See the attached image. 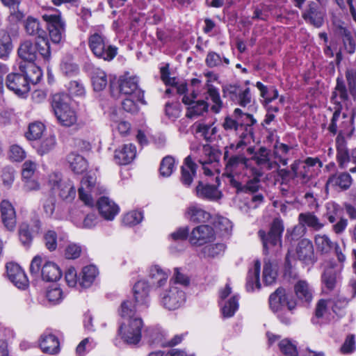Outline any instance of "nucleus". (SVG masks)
Here are the masks:
<instances>
[{
  "label": "nucleus",
  "instance_id": "obj_43",
  "mask_svg": "<svg viewBox=\"0 0 356 356\" xmlns=\"http://www.w3.org/2000/svg\"><path fill=\"white\" fill-rule=\"evenodd\" d=\"M97 274L98 270L96 266L93 265L85 266L82 269L81 277L79 279V284L83 288L90 286Z\"/></svg>",
  "mask_w": 356,
  "mask_h": 356
},
{
  "label": "nucleus",
  "instance_id": "obj_31",
  "mask_svg": "<svg viewBox=\"0 0 356 356\" xmlns=\"http://www.w3.org/2000/svg\"><path fill=\"white\" fill-rule=\"evenodd\" d=\"M352 184L351 176L348 172H340L332 175L327 179L325 187L337 188L339 187L343 190H347Z\"/></svg>",
  "mask_w": 356,
  "mask_h": 356
},
{
  "label": "nucleus",
  "instance_id": "obj_5",
  "mask_svg": "<svg viewBox=\"0 0 356 356\" xmlns=\"http://www.w3.org/2000/svg\"><path fill=\"white\" fill-rule=\"evenodd\" d=\"M67 95L57 93L53 95L51 106L59 123L63 127H71L76 124L77 115L70 106Z\"/></svg>",
  "mask_w": 356,
  "mask_h": 356
},
{
  "label": "nucleus",
  "instance_id": "obj_59",
  "mask_svg": "<svg viewBox=\"0 0 356 356\" xmlns=\"http://www.w3.org/2000/svg\"><path fill=\"white\" fill-rule=\"evenodd\" d=\"M66 88L69 93L72 96L81 97L85 95L86 90L83 83L79 80L70 81Z\"/></svg>",
  "mask_w": 356,
  "mask_h": 356
},
{
  "label": "nucleus",
  "instance_id": "obj_53",
  "mask_svg": "<svg viewBox=\"0 0 356 356\" xmlns=\"http://www.w3.org/2000/svg\"><path fill=\"white\" fill-rule=\"evenodd\" d=\"M19 238L22 245L29 248L33 241V232L30 229L29 225L24 222L19 228Z\"/></svg>",
  "mask_w": 356,
  "mask_h": 356
},
{
  "label": "nucleus",
  "instance_id": "obj_12",
  "mask_svg": "<svg viewBox=\"0 0 356 356\" xmlns=\"http://www.w3.org/2000/svg\"><path fill=\"white\" fill-rule=\"evenodd\" d=\"M161 305L168 310H175L181 307L186 301V293L183 289L170 284L168 289L159 293Z\"/></svg>",
  "mask_w": 356,
  "mask_h": 356
},
{
  "label": "nucleus",
  "instance_id": "obj_21",
  "mask_svg": "<svg viewBox=\"0 0 356 356\" xmlns=\"http://www.w3.org/2000/svg\"><path fill=\"white\" fill-rule=\"evenodd\" d=\"M195 94H193L192 97L184 95L182 98V102L189 106L186 115L189 118L202 115L208 111V103L204 100L195 101Z\"/></svg>",
  "mask_w": 356,
  "mask_h": 356
},
{
  "label": "nucleus",
  "instance_id": "obj_3",
  "mask_svg": "<svg viewBox=\"0 0 356 356\" xmlns=\"http://www.w3.org/2000/svg\"><path fill=\"white\" fill-rule=\"evenodd\" d=\"M284 230L283 220L281 218H275L268 232L260 229L258 236L263 245L264 254L267 255L274 254L282 248V236Z\"/></svg>",
  "mask_w": 356,
  "mask_h": 356
},
{
  "label": "nucleus",
  "instance_id": "obj_35",
  "mask_svg": "<svg viewBox=\"0 0 356 356\" xmlns=\"http://www.w3.org/2000/svg\"><path fill=\"white\" fill-rule=\"evenodd\" d=\"M201 153L198 162L201 165H213V167L219 162L221 155L220 151L209 145L202 146Z\"/></svg>",
  "mask_w": 356,
  "mask_h": 356
},
{
  "label": "nucleus",
  "instance_id": "obj_56",
  "mask_svg": "<svg viewBox=\"0 0 356 356\" xmlns=\"http://www.w3.org/2000/svg\"><path fill=\"white\" fill-rule=\"evenodd\" d=\"M175 168V159L171 156H166L161 162L160 174L163 177H168L172 173Z\"/></svg>",
  "mask_w": 356,
  "mask_h": 356
},
{
  "label": "nucleus",
  "instance_id": "obj_14",
  "mask_svg": "<svg viewBox=\"0 0 356 356\" xmlns=\"http://www.w3.org/2000/svg\"><path fill=\"white\" fill-rule=\"evenodd\" d=\"M119 89L122 94L134 96L137 101L143 102L144 91L138 86V77L129 73L122 76L119 80Z\"/></svg>",
  "mask_w": 356,
  "mask_h": 356
},
{
  "label": "nucleus",
  "instance_id": "obj_27",
  "mask_svg": "<svg viewBox=\"0 0 356 356\" xmlns=\"http://www.w3.org/2000/svg\"><path fill=\"white\" fill-rule=\"evenodd\" d=\"M196 195L201 199L216 201L221 197V192L214 185L204 184L200 181L195 187Z\"/></svg>",
  "mask_w": 356,
  "mask_h": 356
},
{
  "label": "nucleus",
  "instance_id": "obj_25",
  "mask_svg": "<svg viewBox=\"0 0 356 356\" xmlns=\"http://www.w3.org/2000/svg\"><path fill=\"white\" fill-rule=\"evenodd\" d=\"M2 222L6 229L9 231H13L16 226V214L12 204L6 200L1 201L0 204Z\"/></svg>",
  "mask_w": 356,
  "mask_h": 356
},
{
  "label": "nucleus",
  "instance_id": "obj_63",
  "mask_svg": "<svg viewBox=\"0 0 356 356\" xmlns=\"http://www.w3.org/2000/svg\"><path fill=\"white\" fill-rule=\"evenodd\" d=\"M44 243L46 248L49 251H54L56 249L58 245L57 234L54 230H48L43 237Z\"/></svg>",
  "mask_w": 356,
  "mask_h": 356
},
{
  "label": "nucleus",
  "instance_id": "obj_32",
  "mask_svg": "<svg viewBox=\"0 0 356 356\" xmlns=\"http://www.w3.org/2000/svg\"><path fill=\"white\" fill-rule=\"evenodd\" d=\"M337 159L341 168H346L348 163L351 161V152H349L345 139L339 134L336 138Z\"/></svg>",
  "mask_w": 356,
  "mask_h": 356
},
{
  "label": "nucleus",
  "instance_id": "obj_36",
  "mask_svg": "<svg viewBox=\"0 0 356 356\" xmlns=\"http://www.w3.org/2000/svg\"><path fill=\"white\" fill-rule=\"evenodd\" d=\"M197 167V164L193 161L190 156L184 159L181 170V181L184 185L191 186L196 174Z\"/></svg>",
  "mask_w": 356,
  "mask_h": 356
},
{
  "label": "nucleus",
  "instance_id": "obj_6",
  "mask_svg": "<svg viewBox=\"0 0 356 356\" xmlns=\"http://www.w3.org/2000/svg\"><path fill=\"white\" fill-rule=\"evenodd\" d=\"M18 55L22 59L20 63L34 62L38 55L44 59H49L51 56L49 40L41 39L35 43L30 40H25L18 49Z\"/></svg>",
  "mask_w": 356,
  "mask_h": 356
},
{
  "label": "nucleus",
  "instance_id": "obj_11",
  "mask_svg": "<svg viewBox=\"0 0 356 356\" xmlns=\"http://www.w3.org/2000/svg\"><path fill=\"white\" fill-rule=\"evenodd\" d=\"M49 185L54 193L63 200L72 201L76 196V188L70 179L63 180L61 174L54 172L49 177Z\"/></svg>",
  "mask_w": 356,
  "mask_h": 356
},
{
  "label": "nucleus",
  "instance_id": "obj_42",
  "mask_svg": "<svg viewBox=\"0 0 356 356\" xmlns=\"http://www.w3.org/2000/svg\"><path fill=\"white\" fill-rule=\"evenodd\" d=\"M298 222L305 227H308L314 231H319L324 227V224L312 212L300 213L298 216Z\"/></svg>",
  "mask_w": 356,
  "mask_h": 356
},
{
  "label": "nucleus",
  "instance_id": "obj_2",
  "mask_svg": "<svg viewBox=\"0 0 356 356\" xmlns=\"http://www.w3.org/2000/svg\"><path fill=\"white\" fill-rule=\"evenodd\" d=\"M269 307L280 321L286 325L290 324L292 311L296 307V302L290 298L283 287L277 288L268 298Z\"/></svg>",
  "mask_w": 356,
  "mask_h": 356
},
{
  "label": "nucleus",
  "instance_id": "obj_61",
  "mask_svg": "<svg viewBox=\"0 0 356 356\" xmlns=\"http://www.w3.org/2000/svg\"><path fill=\"white\" fill-rule=\"evenodd\" d=\"M279 348L280 351L286 355H298L296 346L287 339H284L279 343Z\"/></svg>",
  "mask_w": 356,
  "mask_h": 356
},
{
  "label": "nucleus",
  "instance_id": "obj_33",
  "mask_svg": "<svg viewBox=\"0 0 356 356\" xmlns=\"http://www.w3.org/2000/svg\"><path fill=\"white\" fill-rule=\"evenodd\" d=\"M40 347L43 353L47 354H57L60 351L58 339L52 334H43L40 340Z\"/></svg>",
  "mask_w": 356,
  "mask_h": 356
},
{
  "label": "nucleus",
  "instance_id": "obj_39",
  "mask_svg": "<svg viewBox=\"0 0 356 356\" xmlns=\"http://www.w3.org/2000/svg\"><path fill=\"white\" fill-rule=\"evenodd\" d=\"M261 263L259 260H256L252 269L249 270L247 276L246 290L248 291H253L254 288L259 289L261 283L259 281Z\"/></svg>",
  "mask_w": 356,
  "mask_h": 356
},
{
  "label": "nucleus",
  "instance_id": "obj_45",
  "mask_svg": "<svg viewBox=\"0 0 356 356\" xmlns=\"http://www.w3.org/2000/svg\"><path fill=\"white\" fill-rule=\"evenodd\" d=\"M187 215L191 221L193 222H205L211 217L210 213L197 205H192L188 207Z\"/></svg>",
  "mask_w": 356,
  "mask_h": 356
},
{
  "label": "nucleus",
  "instance_id": "obj_4",
  "mask_svg": "<svg viewBox=\"0 0 356 356\" xmlns=\"http://www.w3.org/2000/svg\"><path fill=\"white\" fill-rule=\"evenodd\" d=\"M224 150L223 159L225 161L224 175L229 179L232 184V180L236 179L235 176H238L242 171L248 170L249 159L244 153L241 152L242 149L233 151L228 145Z\"/></svg>",
  "mask_w": 356,
  "mask_h": 356
},
{
  "label": "nucleus",
  "instance_id": "obj_47",
  "mask_svg": "<svg viewBox=\"0 0 356 356\" xmlns=\"http://www.w3.org/2000/svg\"><path fill=\"white\" fill-rule=\"evenodd\" d=\"M92 83L95 91H102L107 85V76L102 70L94 69L91 74Z\"/></svg>",
  "mask_w": 356,
  "mask_h": 356
},
{
  "label": "nucleus",
  "instance_id": "obj_17",
  "mask_svg": "<svg viewBox=\"0 0 356 356\" xmlns=\"http://www.w3.org/2000/svg\"><path fill=\"white\" fill-rule=\"evenodd\" d=\"M231 293L232 288L229 284H226L225 289L220 290L219 293L222 314L225 318L233 316L238 309V296L237 295L232 296L227 301H225V303L222 304V301L225 300Z\"/></svg>",
  "mask_w": 356,
  "mask_h": 356
},
{
  "label": "nucleus",
  "instance_id": "obj_51",
  "mask_svg": "<svg viewBox=\"0 0 356 356\" xmlns=\"http://www.w3.org/2000/svg\"><path fill=\"white\" fill-rule=\"evenodd\" d=\"M44 129V125L42 122H32L29 124L28 131L25 133V136L29 140H38L42 135Z\"/></svg>",
  "mask_w": 356,
  "mask_h": 356
},
{
  "label": "nucleus",
  "instance_id": "obj_26",
  "mask_svg": "<svg viewBox=\"0 0 356 356\" xmlns=\"http://www.w3.org/2000/svg\"><path fill=\"white\" fill-rule=\"evenodd\" d=\"M252 159L261 170H270L278 167V163L270 159V150L265 147H261Z\"/></svg>",
  "mask_w": 356,
  "mask_h": 356
},
{
  "label": "nucleus",
  "instance_id": "obj_30",
  "mask_svg": "<svg viewBox=\"0 0 356 356\" xmlns=\"http://www.w3.org/2000/svg\"><path fill=\"white\" fill-rule=\"evenodd\" d=\"M136 147L132 143L124 144L119 149L115 152L114 158L116 162L120 165H127L130 163L136 157Z\"/></svg>",
  "mask_w": 356,
  "mask_h": 356
},
{
  "label": "nucleus",
  "instance_id": "obj_37",
  "mask_svg": "<svg viewBox=\"0 0 356 356\" xmlns=\"http://www.w3.org/2000/svg\"><path fill=\"white\" fill-rule=\"evenodd\" d=\"M294 291L302 302L309 303L312 300L314 289L306 280H298L294 285Z\"/></svg>",
  "mask_w": 356,
  "mask_h": 356
},
{
  "label": "nucleus",
  "instance_id": "obj_38",
  "mask_svg": "<svg viewBox=\"0 0 356 356\" xmlns=\"http://www.w3.org/2000/svg\"><path fill=\"white\" fill-rule=\"evenodd\" d=\"M24 29L27 34L37 36L38 40H48L46 31L41 27L38 19L29 17L24 22Z\"/></svg>",
  "mask_w": 356,
  "mask_h": 356
},
{
  "label": "nucleus",
  "instance_id": "obj_16",
  "mask_svg": "<svg viewBox=\"0 0 356 356\" xmlns=\"http://www.w3.org/2000/svg\"><path fill=\"white\" fill-rule=\"evenodd\" d=\"M215 238V232L211 226L201 225L193 228L189 235V241L193 245H203Z\"/></svg>",
  "mask_w": 356,
  "mask_h": 356
},
{
  "label": "nucleus",
  "instance_id": "obj_40",
  "mask_svg": "<svg viewBox=\"0 0 356 356\" xmlns=\"http://www.w3.org/2000/svg\"><path fill=\"white\" fill-rule=\"evenodd\" d=\"M291 169L293 177L300 179L302 183L308 182L312 177L311 169L307 168L300 161H295L291 165Z\"/></svg>",
  "mask_w": 356,
  "mask_h": 356
},
{
  "label": "nucleus",
  "instance_id": "obj_7",
  "mask_svg": "<svg viewBox=\"0 0 356 356\" xmlns=\"http://www.w3.org/2000/svg\"><path fill=\"white\" fill-rule=\"evenodd\" d=\"M88 47L95 56L105 61H111L118 54V47L111 44L100 33L96 32L89 36Z\"/></svg>",
  "mask_w": 356,
  "mask_h": 356
},
{
  "label": "nucleus",
  "instance_id": "obj_60",
  "mask_svg": "<svg viewBox=\"0 0 356 356\" xmlns=\"http://www.w3.org/2000/svg\"><path fill=\"white\" fill-rule=\"evenodd\" d=\"M143 218V214L141 211H132L124 216L122 222L126 225L133 226L140 223Z\"/></svg>",
  "mask_w": 356,
  "mask_h": 356
},
{
  "label": "nucleus",
  "instance_id": "obj_23",
  "mask_svg": "<svg viewBox=\"0 0 356 356\" xmlns=\"http://www.w3.org/2000/svg\"><path fill=\"white\" fill-rule=\"evenodd\" d=\"M252 174L254 177L252 179L249 180L246 184H242L240 181L236 179L232 180V186L234 187L237 192L242 193H252L257 192L259 188V178L263 175V173L260 170L256 168H251Z\"/></svg>",
  "mask_w": 356,
  "mask_h": 356
},
{
  "label": "nucleus",
  "instance_id": "obj_54",
  "mask_svg": "<svg viewBox=\"0 0 356 356\" xmlns=\"http://www.w3.org/2000/svg\"><path fill=\"white\" fill-rule=\"evenodd\" d=\"M241 89L242 87L236 83L225 85L222 88V96L234 102L235 100H237V97L239 95Z\"/></svg>",
  "mask_w": 356,
  "mask_h": 356
},
{
  "label": "nucleus",
  "instance_id": "obj_49",
  "mask_svg": "<svg viewBox=\"0 0 356 356\" xmlns=\"http://www.w3.org/2000/svg\"><path fill=\"white\" fill-rule=\"evenodd\" d=\"M318 251L321 254H327L333 248L334 243L325 234H318L314 238Z\"/></svg>",
  "mask_w": 356,
  "mask_h": 356
},
{
  "label": "nucleus",
  "instance_id": "obj_57",
  "mask_svg": "<svg viewBox=\"0 0 356 356\" xmlns=\"http://www.w3.org/2000/svg\"><path fill=\"white\" fill-rule=\"evenodd\" d=\"M172 284L176 286L177 284L181 285V287L185 288L190 284V278L181 271L179 268L174 269V275L170 281V284Z\"/></svg>",
  "mask_w": 356,
  "mask_h": 356
},
{
  "label": "nucleus",
  "instance_id": "obj_1",
  "mask_svg": "<svg viewBox=\"0 0 356 356\" xmlns=\"http://www.w3.org/2000/svg\"><path fill=\"white\" fill-rule=\"evenodd\" d=\"M133 290L137 305L130 300L124 301L121 304L120 314L123 319L127 321V324L122 323L118 333L126 343L136 345L141 339L143 322L140 317L136 315V312L148 307L149 285L146 281L140 280L134 284Z\"/></svg>",
  "mask_w": 356,
  "mask_h": 356
},
{
  "label": "nucleus",
  "instance_id": "obj_24",
  "mask_svg": "<svg viewBox=\"0 0 356 356\" xmlns=\"http://www.w3.org/2000/svg\"><path fill=\"white\" fill-rule=\"evenodd\" d=\"M169 270L163 269L159 265H153L148 270V277L150 284L156 289L161 288L166 284L168 278Z\"/></svg>",
  "mask_w": 356,
  "mask_h": 356
},
{
  "label": "nucleus",
  "instance_id": "obj_10",
  "mask_svg": "<svg viewBox=\"0 0 356 356\" xmlns=\"http://www.w3.org/2000/svg\"><path fill=\"white\" fill-rule=\"evenodd\" d=\"M105 188L97 183L96 177L86 175L81 181L78 189L79 199L86 205L92 207L95 205V199L97 195L103 193Z\"/></svg>",
  "mask_w": 356,
  "mask_h": 356
},
{
  "label": "nucleus",
  "instance_id": "obj_8",
  "mask_svg": "<svg viewBox=\"0 0 356 356\" xmlns=\"http://www.w3.org/2000/svg\"><path fill=\"white\" fill-rule=\"evenodd\" d=\"M42 257L37 255L33 257L30 265L31 275L38 278L40 276L46 282H56L62 276L58 266L52 261H46L42 266Z\"/></svg>",
  "mask_w": 356,
  "mask_h": 356
},
{
  "label": "nucleus",
  "instance_id": "obj_29",
  "mask_svg": "<svg viewBox=\"0 0 356 356\" xmlns=\"http://www.w3.org/2000/svg\"><path fill=\"white\" fill-rule=\"evenodd\" d=\"M337 34L341 38L344 52L353 54L356 49V36L347 28L342 25L337 26Z\"/></svg>",
  "mask_w": 356,
  "mask_h": 356
},
{
  "label": "nucleus",
  "instance_id": "obj_58",
  "mask_svg": "<svg viewBox=\"0 0 356 356\" xmlns=\"http://www.w3.org/2000/svg\"><path fill=\"white\" fill-rule=\"evenodd\" d=\"M277 279V272L273 268L270 263H265L263 269V282L268 286L274 284Z\"/></svg>",
  "mask_w": 356,
  "mask_h": 356
},
{
  "label": "nucleus",
  "instance_id": "obj_48",
  "mask_svg": "<svg viewBox=\"0 0 356 356\" xmlns=\"http://www.w3.org/2000/svg\"><path fill=\"white\" fill-rule=\"evenodd\" d=\"M225 250V245L222 243L205 245L201 251L204 257L215 258L222 255Z\"/></svg>",
  "mask_w": 356,
  "mask_h": 356
},
{
  "label": "nucleus",
  "instance_id": "obj_44",
  "mask_svg": "<svg viewBox=\"0 0 356 356\" xmlns=\"http://www.w3.org/2000/svg\"><path fill=\"white\" fill-rule=\"evenodd\" d=\"M338 278V272L332 266L326 268L321 275L322 283L324 287L329 291L334 289L336 286Z\"/></svg>",
  "mask_w": 356,
  "mask_h": 356
},
{
  "label": "nucleus",
  "instance_id": "obj_41",
  "mask_svg": "<svg viewBox=\"0 0 356 356\" xmlns=\"http://www.w3.org/2000/svg\"><path fill=\"white\" fill-rule=\"evenodd\" d=\"M67 161L72 170L76 174L85 172L88 168V162L81 155L72 152L67 155Z\"/></svg>",
  "mask_w": 356,
  "mask_h": 356
},
{
  "label": "nucleus",
  "instance_id": "obj_50",
  "mask_svg": "<svg viewBox=\"0 0 356 356\" xmlns=\"http://www.w3.org/2000/svg\"><path fill=\"white\" fill-rule=\"evenodd\" d=\"M13 49L12 40L6 33L0 34V58L6 60Z\"/></svg>",
  "mask_w": 356,
  "mask_h": 356
},
{
  "label": "nucleus",
  "instance_id": "obj_52",
  "mask_svg": "<svg viewBox=\"0 0 356 356\" xmlns=\"http://www.w3.org/2000/svg\"><path fill=\"white\" fill-rule=\"evenodd\" d=\"M205 63L209 67L211 68L220 66L222 63L227 66L229 65V60L226 57L222 58L220 54L214 51H209L207 55Z\"/></svg>",
  "mask_w": 356,
  "mask_h": 356
},
{
  "label": "nucleus",
  "instance_id": "obj_64",
  "mask_svg": "<svg viewBox=\"0 0 356 356\" xmlns=\"http://www.w3.org/2000/svg\"><path fill=\"white\" fill-rule=\"evenodd\" d=\"M55 145L56 138L54 136H50L42 140L38 149V152L40 155L47 154L55 147Z\"/></svg>",
  "mask_w": 356,
  "mask_h": 356
},
{
  "label": "nucleus",
  "instance_id": "obj_18",
  "mask_svg": "<svg viewBox=\"0 0 356 356\" xmlns=\"http://www.w3.org/2000/svg\"><path fill=\"white\" fill-rule=\"evenodd\" d=\"M6 84L9 90L19 96L27 93L30 90L28 81L23 72H21L19 70V72L8 74Z\"/></svg>",
  "mask_w": 356,
  "mask_h": 356
},
{
  "label": "nucleus",
  "instance_id": "obj_19",
  "mask_svg": "<svg viewBox=\"0 0 356 356\" xmlns=\"http://www.w3.org/2000/svg\"><path fill=\"white\" fill-rule=\"evenodd\" d=\"M8 279L19 289H24L29 285V280L23 269L16 263L6 264Z\"/></svg>",
  "mask_w": 356,
  "mask_h": 356
},
{
  "label": "nucleus",
  "instance_id": "obj_22",
  "mask_svg": "<svg viewBox=\"0 0 356 356\" xmlns=\"http://www.w3.org/2000/svg\"><path fill=\"white\" fill-rule=\"evenodd\" d=\"M298 259L305 264H312L316 261L314 246L307 238L300 240L296 248Z\"/></svg>",
  "mask_w": 356,
  "mask_h": 356
},
{
  "label": "nucleus",
  "instance_id": "obj_9",
  "mask_svg": "<svg viewBox=\"0 0 356 356\" xmlns=\"http://www.w3.org/2000/svg\"><path fill=\"white\" fill-rule=\"evenodd\" d=\"M349 96L345 81L342 76H338L336 80V86L334 90L332 93L331 101L334 104V113L329 125L328 130L330 133L336 134L337 131V122L341 115L343 105L341 102L348 101Z\"/></svg>",
  "mask_w": 356,
  "mask_h": 356
},
{
  "label": "nucleus",
  "instance_id": "obj_34",
  "mask_svg": "<svg viewBox=\"0 0 356 356\" xmlns=\"http://www.w3.org/2000/svg\"><path fill=\"white\" fill-rule=\"evenodd\" d=\"M241 126L242 127L241 129H238L236 133L239 138V140L236 144H229V148L233 151L243 149L253 139L254 129L250 127H243L241 124Z\"/></svg>",
  "mask_w": 356,
  "mask_h": 356
},
{
  "label": "nucleus",
  "instance_id": "obj_62",
  "mask_svg": "<svg viewBox=\"0 0 356 356\" xmlns=\"http://www.w3.org/2000/svg\"><path fill=\"white\" fill-rule=\"evenodd\" d=\"M232 222L227 218L220 216L216 221V227L222 235H228L232 229Z\"/></svg>",
  "mask_w": 356,
  "mask_h": 356
},
{
  "label": "nucleus",
  "instance_id": "obj_20",
  "mask_svg": "<svg viewBox=\"0 0 356 356\" xmlns=\"http://www.w3.org/2000/svg\"><path fill=\"white\" fill-rule=\"evenodd\" d=\"M96 206L101 216L106 220H113L120 211L118 205L106 196L99 197Z\"/></svg>",
  "mask_w": 356,
  "mask_h": 356
},
{
  "label": "nucleus",
  "instance_id": "obj_46",
  "mask_svg": "<svg viewBox=\"0 0 356 356\" xmlns=\"http://www.w3.org/2000/svg\"><path fill=\"white\" fill-rule=\"evenodd\" d=\"M207 93L213 104L211 107V111L214 113H220L223 103L221 100L218 89L211 84H207Z\"/></svg>",
  "mask_w": 356,
  "mask_h": 356
},
{
  "label": "nucleus",
  "instance_id": "obj_55",
  "mask_svg": "<svg viewBox=\"0 0 356 356\" xmlns=\"http://www.w3.org/2000/svg\"><path fill=\"white\" fill-rule=\"evenodd\" d=\"M346 79L348 83L347 92H349L354 100L356 99V70L348 69L346 71ZM345 86H346L345 84Z\"/></svg>",
  "mask_w": 356,
  "mask_h": 356
},
{
  "label": "nucleus",
  "instance_id": "obj_15",
  "mask_svg": "<svg viewBox=\"0 0 356 356\" xmlns=\"http://www.w3.org/2000/svg\"><path fill=\"white\" fill-rule=\"evenodd\" d=\"M302 17L307 24L320 28L324 24L325 12L316 2L310 1L303 10Z\"/></svg>",
  "mask_w": 356,
  "mask_h": 356
},
{
  "label": "nucleus",
  "instance_id": "obj_13",
  "mask_svg": "<svg viewBox=\"0 0 356 356\" xmlns=\"http://www.w3.org/2000/svg\"><path fill=\"white\" fill-rule=\"evenodd\" d=\"M42 19L47 23L49 35L52 42L58 44L63 40L65 32V22L60 13L44 14Z\"/></svg>",
  "mask_w": 356,
  "mask_h": 356
},
{
  "label": "nucleus",
  "instance_id": "obj_28",
  "mask_svg": "<svg viewBox=\"0 0 356 356\" xmlns=\"http://www.w3.org/2000/svg\"><path fill=\"white\" fill-rule=\"evenodd\" d=\"M19 70L23 72L26 81L30 83H38L42 76L40 68L37 66L34 62L31 63H19Z\"/></svg>",
  "mask_w": 356,
  "mask_h": 356
}]
</instances>
